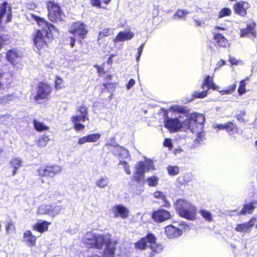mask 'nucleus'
I'll list each match as a JSON object with an SVG mask.
<instances>
[{"label": "nucleus", "mask_w": 257, "mask_h": 257, "mask_svg": "<svg viewBox=\"0 0 257 257\" xmlns=\"http://www.w3.org/2000/svg\"><path fill=\"white\" fill-rule=\"evenodd\" d=\"M153 166V163L151 161L143 162H140L138 165L136 167V172L142 173L144 175L145 173L149 171Z\"/></svg>", "instance_id": "nucleus-23"}, {"label": "nucleus", "mask_w": 257, "mask_h": 257, "mask_svg": "<svg viewBox=\"0 0 257 257\" xmlns=\"http://www.w3.org/2000/svg\"><path fill=\"white\" fill-rule=\"evenodd\" d=\"M256 219L252 218L248 221L243 223L237 224L235 230L237 232H250L251 228L254 226Z\"/></svg>", "instance_id": "nucleus-19"}, {"label": "nucleus", "mask_w": 257, "mask_h": 257, "mask_svg": "<svg viewBox=\"0 0 257 257\" xmlns=\"http://www.w3.org/2000/svg\"><path fill=\"white\" fill-rule=\"evenodd\" d=\"M7 74L2 72L0 70V90L5 88L7 85L8 82L6 75Z\"/></svg>", "instance_id": "nucleus-38"}, {"label": "nucleus", "mask_w": 257, "mask_h": 257, "mask_svg": "<svg viewBox=\"0 0 257 257\" xmlns=\"http://www.w3.org/2000/svg\"><path fill=\"white\" fill-rule=\"evenodd\" d=\"M213 77L208 75L204 79L201 88H204L205 86H208L213 82Z\"/></svg>", "instance_id": "nucleus-46"}, {"label": "nucleus", "mask_w": 257, "mask_h": 257, "mask_svg": "<svg viewBox=\"0 0 257 257\" xmlns=\"http://www.w3.org/2000/svg\"><path fill=\"white\" fill-rule=\"evenodd\" d=\"M234 88H235V87H232L231 90L227 89V90H221L219 91V92L222 95L227 94L230 93L231 92H233V90H234Z\"/></svg>", "instance_id": "nucleus-61"}, {"label": "nucleus", "mask_w": 257, "mask_h": 257, "mask_svg": "<svg viewBox=\"0 0 257 257\" xmlns=\"http://www.w3.org/2000/svg\"><path fill=\"white\" fill-rule=\"evenodd\" d=\"M51 91L50 86L45 83H40L38 85L37 94L34 98L36 101L46 98Z\"/></svg>", "instance_id": "nucleus-14"}, {"label": "nucleus", "mask_w": 257, "mask_h": 257, "mask_svg": "<svg viewBox=\"0 0 257 257\" xmlns=\"http://www.w3.org/2000/svg\"><path fill=\"white\" fill-rule=\"evenodd\" d=\"M246 83L245 80H242L240 82L239 86L238 88V92L239 94H241L245 92V86Z\"/></svg>", "instance_id": "nucleus-48"}, {"label": "nucleus", "mask_w": 257, "mask_h": 257, "mask_svg": "<svg viewBox=\"0 0 257 257\" xmlns=\"http://www.w3.org/2000/svg\"><path fill=\"white\" fill-rule=\"evenodd\" d=\"M236 126L232 122H229L226 123V130L230 135L234 134V130H236Z\"/></svg>", "instance_id": "nucleus-42"}, {"label": "nucleus", "mask_w": 257, "mask_h": 257, "mask_svg": "<svg viewBox=\"0 0 257 257\" xmlns=\"http://www.w3.org/2000/svg\"><path fill=\"white\" fill-rule=\"evenodd\" d=\"M156 237L152 233H149L146 236L142 238L140 240L135 243V246L137 248L144 249L148 246V243L150 245L149 246L152 249L153 252L160 253L162 251L161 246H158L156 243Z\"/></svg>", "instance_id": "nucleus-9"}, {"label": "nucleus", "mask_w": 257, "mask_h": 257, "mask_svg": "<svg viewBox=\"0 0 257 257\" xmlns=\"http://www.w3.org/2000/svg\"><path fill=\"white\" fill-rule=\"evenodd\" d=\"M257 201H251L248 204H244L243 207L239 212L241 215H245L246 214H251L254 209L256 208L255 204Z\"/></svg>", "instance_id": "nucleus-25"}, {"label": "nucleus", "mask_w": 257, "mask_h": 257, "mask_svg": "<svg viewBox=\"0 0 257 257\" xmlns=\"http://www.w3.org/2000/svg\"><path fill=\"white\" fill-rule=\"evenodd\" d=\"M195 134L197 135L196 140L198 142L203 141V140L204 139V135L203 130L202 132H200L199 133H196Z\"/></svg>", "instance_id": "nucleus-54"}, {"label": "nucleus", "mask_w": 257, "mask_h": 257, "mask_svg": "<svg viewBox=\"0 0 257 257\" xmlns=\"http://www.w3.org/2000/svg\"><path fill=\"white\" fill-rule=\"evenodd\" d=\"M69 32L74 37H70V45L73 48L75 43V38L84 39L88 33L87 26L83 23L79 21L74 23L69 29Z\"/></svg>", "instance_id": "nucleus-8"}, {"label": "nucleus", "mask_w": 257, "mask_h": 257, "mask_svg": "<svg viewBox=\"0 0 257 257\" xmlns=\"http://www.w3.org/2000/svg\"><path fill=\"white\" fill-rule=\"evenodd\" d=\"M223 34L219 32L214 33L213 34L214 39L216 41L217 44L219 46L224 47L228 43L227 40L223 36Z\"/></svg>", "instance_id": "nucleus-26"}, {"label": "nucleus", "mask_w": 257, "mask_h": 257, "mask_svg": "<svg viewBox=\"0 0 257 257\" xmlns=\"http://www.w3.org/2000/svg\"><path fill=\"white\" fill-rule=\"evenodd\" d=\"M49 141V139L47 136L41 137L39 139L37 144L40 147L43 148L47 145V142Z\"/></svg>", "instance_id": "nucleus-43"}, {"label": "nucleus", "mask_w": 257, "mask_h": 257, "mask_svg": "<svg viewBox=\"0 0 257 257\" xmlns=\"http://www.w3.org/2000/svg\"><path fill=\"white\" fill-rule=\"evenodd\" d=\"M62 82V79L59 78H57L55 81V86L57 89L60 88V85Z\"/></svg>", "instance_id": "nucleus-62"}, {"label": "nucleus", "mask_w": 257, "mask_h": 257, "mask_svg": "<svg viewBox=\"0 0 257 257\" xmlns=\"http://www.w3.org/2000/svg\"><path fill=\"white\" fill-rule=\"evenodd\" d=\"M171 109L176 111L175 116L169 117L167 112H165L164 114V123L165 127L170 131L176 132L184 126V122L185 121V118L184 117L186 116L182 115L181 114L184 111V108L181 106L174 105L171 107Z\"/></svg>", "instance_id": "nucleus-4"}, {"label": "nucleus", "mask_w": 257, "mask_h": 257, "mask_svg": "<svg viewBox=\"0 0 257 257\" xmlns=\"http://www.w3.org/2000/svg\"><path fill=\"white\" fill-rule=\"evenodd\" d=\"M159 178L156 176H152L148 178L146 181L150 186H155L158 184Z\"/></svg>", "instance_id": "nucleus-44"}, {"label": "nucleus", "mask_w": 257, "mask_h": 257, "mask_svg": "<svg viewBox=\"0 0 257 257\" xmlns=\"http://www.w3.org/2000/svg\"><path fill=\"white\" fill-rule=\"evenodd\" d=\"M218 88V86L216 85L213 82L208 86V90L212 89L213 90H217Z\"/></svg>", "instance_id": "nucleus-63"}, {"label": "nucleus", "mask_w": 257, "mask_h": 257, "mask_svg": "<svg viewBox=\"0 0 257 257\" xmlns=\"http://www.w3.org/2000/svg\"><path fill=\"white\" fill-rule=\"evenodd\" d=\"M49 20L55 23L64 21L65 15L57 3L49 1L46 3Z\"/></svg>", "instance_id": "nucleus-7"}, {"label": "nucleus", "mask_w": 257, "mask_h": 257, "mask_svg": "<svg viewBox=\"0 0 257 257\" xmlns=\"http://www.w3.org/2000/svg\"><path fill=\"white\" fill-rule=\"evenodd\" d=\"M113 31L110 28H105L103 29L102 31H100L98 33V36L97 38L98 41H100L104 37L109 36L111 35Z\"/></svg>", "instance_id": "nucleus-33"}, {"label": "nucleus", "mask_w": 257, "mask_h": 257, "mask_svg": "<svg viewBox=\"0 0 257 257\" xmlns=\"http://www.w3.org/2000/svg\"><path fill=\"white\" fill-rule=\"evenodd\" d=\"M112 153L119 159H126L129 156L128 151L119 145H116L112 150Z\"/></svg>", "instance_id": "nucleus-22"}, {"label": "nucleus", "mask_w": 257, "mask_h": 257, "mask_svg": "<svg viewBox=\"0 0 257 257\" xmlns=\"http://www.w3.org/2000/svg\"><path fill=\"white\" fill-rule=\"evenodd\" d=\"M62 209V206L58 203L52 205L42 204L37 210L38 214H48L51 217H55L58 215Z\"/></svg>", "instance_id": "nucleus-11"}, {"label": "nucleus", "mask_w": 257, "mask_h": 257, "mask_svg": "<svg viewBox=\"0 0 257 257\" xmlns=\"http://www.w3.org/2000/svg\"><path fill=\"white\" fill-rule=\"evenodd\" d=\"M135 82L136 81L134 79H131L126 85L127 88L128 89H130L135 84Z\"/></svg>", "instance_id": "nucleus-59"}, {"label": "nucleus", "mask_w": 257, "mask_h": 257, "mask_svg": "<svg viewBox=\"0 0 257 257\" xmlns=\"http://www.w3.org/2000/svg\"><path fill=\"white\" fill-rule=\"evenodd\" d=\"M225 61L223 59H221L217 62L215 69H217V68H219L220 67L223 66L225 64Z\"/></svg>", "instance_id": "nucleus-64"}, {"label": "nucleus", "mask_w": 257, "mask_h": 257, "mask_svg": "<svg viewBox=\"0 0 257 257\" xmlns=\"http://www.w3.org/2000/svg\"><path fill=\"white\" fill-rule=\"evenodd\" d=\"M189 12L186 10H178L173 16L174 19L184 18Z\"/></svg>", "instance_id": "nucleus-36"}, {"label": "nucleus", "mask_w": 257, "mask_h": 257, "mask_svg": "<svg viewBox=\"0 0 257 257\" xmlns=\"http://www.w3.org/2000/svg\"><path fill=\"white\" fill-rule=\"evenodd\" d=\"M205 120L203 114L193 113L189 118L185 116L184 127L189 128L193 134L199 133L203 130Z\"/></svg>", "instance_id": "nucleus-6"}, {"label": "nucleus", "mask_w": 257, "mask_h": 257, "mask_svg": "<svg viewBox=\"0 0 257 257\" xmlns=\"http://www.w3.org/2000/svg\"><path fill=\"white\" fill-rule=\"evenodd\" d=\"M178 214L182 217L193 220L196 214V207L189 201L183 199H178L175 204Z\"/></svg>", "instance_id": "nucleus-5"}, {"label": "nucleus", "mask_w": 257, "mask_h": 257, "mask_svg": "<svg viewBox=\"0 0 257 257\" xmlns=\"http://www.w3.org/2000/svg\"><path fill=\"white\" fill-rule=\"evenodd\" d=\"M10 164L14 169L12 173V175L14 176L16 174L18 169L22 166V160L19 158H13Z\"/></svg>", "instance_id": "nucleus-28"}, {"label": "nucleus", "mask_w": 257, "mask_h": 257, "mask_svg": "<svg viewBox=\"0 0 257 257\" xmlns=\"http://www.w3.org/2000/svg\"><path fill=\"white\" fill-rule=\"evenodd\" d=\"M83 242L88 247L100 249L104 246V257H114L115 248L108 236L88 232L84 236Z\"/></svg>", "instance_id": "nucleus-1"}, {"label": "nucleus", "mask_w": 257, "mask_h": 257, "mask_svg": "<svg viewBox=\"0 0 257 257\" xmlns=\"http://www.w3.org/2000/svg\"><path fill=\"white\" fill-rule=\"evenodd\" d=\"M232 14L231 10L228 8H222L218 13V17L222 18L226 16H230Z\"/></svg>", "instance_id": "nucleus-37"}, {"label": "nucleus", "mask_w": 257, "mask_h": 257, "mask_svg": "<svg viewBox=\"0 0 257 257\" xmlns=\"http://www.w3.org/2000/svg\"><path fill=\"white\" fill-rule=\"evenodd\" d=\"M88 142H95L100 138L99 134H92L86 136Z\"/></svg>", "instance_id": "nucleus-45"}, {"label": "nucleus", "mask_w": 257, "mask_h": 257, "mask_svg": "<svg viewBox=\"0 0 257 257\" xmlns=\"http://www.w3.org/2000/svg\"><path fill=\"white\" fill-rule=\"evenodd\" d=\"M33 124L35 129L38 132L47 130L49 128L48 126L44 125L43 122H41L37 119L33 120Z\"/></svg>", "instance_id": "nucleus-32"}, {"label": "nucleus", "mask_w": 257, "mask_h": 257, "mask_svg": "<svg viewBox=\"0 0 257 257\" xmlns=\"http://www.w3.org/2000/svg\"><path fill=\"white\" fill-rule=\"evenodd\" d=\"M179 228L181 229V230H182V229H184V230H189L190 229V224L187 223L182 222L180 224Z\"/></svg>", "instance_id": "nucleus-52"}, {"label": "nucleus", "mask_w": 257, "mask_h": 257, "mask_svg": "<svg viewBox=\"0 0 257 257\" xmlns=\"http://www.w3.org/2000/svg\"><path fill=\"white\" fill-rule=\"evenodd\" d=\"M153 220L157 222H162L170 218L171 214L169 211L160 209L153 212L152 215Z\"/></svg>", "instance_id": "nucleus-15"}, {"label": "nucleus", "mask_w": 257, "mask_h": 257, "mask_svg": "<svg viewBox=\"0 0 257 257\" xmlns=\"http://www.w3.org/2000/svg\"><path fill=\"white\" fill-rule=\"evenodd\" d=\"M145 44H142L140 47L138 48V55L136 57V60L137 62H139L141 56L142 54L144 48Z\"/></svg>", "instance_id": "nucleus-53"}, {"label": "nucleus", "mask_w": 257, "mask_h": 257, "mask_svg": "<svg viewBox=\"0 0 257 257\" xmlns=\"http://www.w3.org/2000/svg\"><path fill=\"white\" fill-rule=\"evenodd\" d=\"M88 142L86 136L80 138L78 140V144L79 145H82L84 143Z\"/></svg>", "instance_id": "nucleus-58"}, {"label": "nucleus", "mask_w": 257, "mask_h": 257, "mask_svg": "<svg viewBox=\"0 0 257 257\" xmlns=\"http://www.w3.org/2000/svg\"><path fill=\"white\" fill-rule=\"evenodd\" d=\"M7 15L5 23H9L12 21V7L7 2H4L0 6V25L2 24L4 17Z\"/></svg>", "instance_id": "nucleus-13"}, {"label": "nucleus", "mask_w": 257, "mask_h": 257, "mask_svg": "<svg viewBox=\"0 0 257 257\" xmlns=\"http://www.w3.org/2000/svg\"><path fill=\"white\" fill-rule=\"evenodd\" d=\"M249 8V4L243 1L237 2L233 5V10L234 12L241 17H244L246 15V11Z\"/></svg>", "instance_id": "nucleus-16"}, {"label": "nucleus", "mask_w": 257, "mask_h": 257, "mask_svg": "<svg viewBox=\"0 0 257 257\" xmlns=\"http://www.w3.org/2000/svg\"><path fill=\"white\" fill-rule=\"evenodd\" d=\"M144 175L142 173H138L136 171L135 172V175L134 176V179L137 182L141 181L144 179Z\"/></svg>", "instance_id": "nucleus-51"}, {"label": "nucleus", "mask_w": 257, "mask_h": 257, "mask_svg": "<svg viewBox=\"0 0 257 257\" xmlns=\"http://www.w3.org/2000/svg\"><path fill=\"white\" fill-rule=\"evenodd\" d=\"M91 2L93 6L100 7L101 2L100 0H91Z\"/></svg>", "instance_id": "nucleus-60"}, {"label": "nucleus", "mask_w": 257, "mask_h": 257, "mask_svg": "<svg viewBox=\"0 0 257 257\" xmlns=\"http://www.w3.org/2000/svg\"><path fill=\"white\" fill-rule=\"evenodd\" d=\"M134 36V34L131 31H123L118 33L115 39L114 42H121L124 40H131Z\"/></svg>", "instance_id": "nucleus-21"}, {"label": "nucleus", "mask_w": 257, "mask_h": 257, "mask_svg": "<svg viewBox=\"0 0 257 257\" xmlns=\"http://www.w3.org/2000/svg\"><path fill=\"white\" fill-rule=\"evenodd\" d=\"M199 213L206 221L211 222L213 220L212 215L209 211L205 209H201L199 211Z\"/></svg>", "instance_id": "nucleus-34"}, {"label": "nucleus", "mask_w": 257, "mask_h": 257, "mask_svg": "<svg viewBox=\"0 0 257 257\" xmlns=\"http://www.w3.org/2000/svg\"><path fill=\"white\" fill-rule=\"evenodd\" d=\"M12 95H5L0 97V103L5 104L12 99Z\"/></svg>", "instance_id": "nucleus-50"}, {"label": "nucleus", "mask_w": 257, "mask_h": 257, "mask_svg": "<svg viewBox=\"0 0 257 257\" xmlns=\"http://www.w3.org/2000/svg\"><path fill=\"white\" fill-rule=\"evenodd\" d=\"M103 85L104 86L105 88H106L108 91H110L111 89L114 88V84L109 82H106V83L104 84Z\"/></svg>", "instance_id": "nucleus-57"}, {"label": "nucleus", "mask_w": 257, "mask_h": 257, "mask_svg": "<svg viewBox=\"0 0 257 257\" xmlns=\"http://www.w3.org/2000/svg\"><path fill=\"white\" fill-rule=\"evenodd\" d=\"M245 115V111L244 110H239L237 112L236 115V118L240 122H243L244 119L243 117Z\"/></svg>", "instance_id": "nucleus-49"}, {"label": "nucleus", "mask_w": 257, "mask_h": 257, "mask_svg": "<svg viewBox=\"0 0 257 257\" xmlns=\"http://www.w3.org/2000/svg\"><path fill=\"white\" fill-rule=\"evenodd\" d=\"M50 224L48 221H43L42 222L37 223L34 225V229L39 232L42 233L47 230L48 226Z\"/></svg>", "instance_id": "nucleus-29"}, {"label": "nucleus", "mask_w": 257, "mask_h": 257, "mask_svg": "<svg viewBox=\"0 0 257 257\" xmlns=\"http://www.w3.org/2000/svg\"><path fill=\"white\" fill-rule=\"evenodd\" d=\"M63 170V168L59 165H47L42 166L38 170V173L41 176H49L53 177L60 174Z\"/></svg>", "instance_id": "nucleus-12"}, {"label": "nucleus", "mask_w": 257, "mask_h": 257, "mask_svg": "<svg viewBox=\"0 0 257 257\" xmlns=\"http://www.w3.org/2000/svg\"><path fill=\"white\" fill-rule=\"evenodd\" d=\"M119 164L122 165L123 167L124 171L127 174H131V172L130 169V166L126 161H120Z\"/></svg>", "instance_id": "nucleus-47"}, {"label": "nucleus", "mask_w": 257, "mask_h": 257, "mask_svg": "<svg viewBox=\"0 0 257 257\" xmlns=\"http://www.w3.org/2000/svg\"><path fill=\"white\" fill-rule=\"evenodd\" d=\"M35 20L38 25L42 26V30L37 31L34 36V43L37 47H42L45 44V37L50 38L51 37V33L53 31L58 32V29L43 18L35 16Z\"/></svg>", "instance_id": "nucleus-2"}, {"label": "nucleus", "mask_w": 257, "mask_h": 257, "mask_svg": "<svg viewBox=\"0 0 257 257\" xmlns=\"http://www.w3.org/2000/svg\"><path fill=\"white\" fill-rule=\"evenodd\" d=\"M106 145L107 146L109 145V146H113V149H114V147L116 145H118L116 144V142H115L114 139V138H112V139H110L109 140H108L107 141Z\"/></svg>", "instance_id": "nucleus-56"}, {"label": "nucleus", "mask_w": 257, "mask_h": 257, "mask_svg": "<svg viewBox=\"0 0 257 257\" xmlns=\"http://www.w3.org/2000/svg\"><path fill=\"white\" fill-rule=\"evenodd\" d=\"M35 20L38 25L42 26V30L37 31L34 36V43L37 47H42L45 44V37L50 38L51 37V33L53 31L58 32V29L43 18L35 16Z\"/></svg>", "instance_id": "nucleus-3"}, {"label": "nucleus", "mask_w": 257, "mask_h": 257, "mask_svg": "<svg viewBox=\"0 0 257 257\" xmlns=\"http://www.w3.org/2000/svg\"><path fill=\"white\" fill-rule=\"evenodd\" d=\"M207 94L208 90L202 91L201 92L195 91L192 94V97L194 98H203L207 96Z\"/></svg>", "instance_id": "nucleus-41"}, {"label": "nucleus", "mask_w": 257, "mask_h": 257, "mask_svg": "<svg viewBox=\"0 0 257 257\" xmlns=\"http://www.w3.org/2000/svg\"><path fill=\"white\" fill-rule=\"evenodd\" d=\"M88 109L84 106H80L76 111V114L71 117V121L74 125V128L77 131H81L84 128V125L80 123V121L85 122L88 120Z\"/></svg>", "instance_id": "nucleus-10"}, {"label": "nucleus", "mask_w": 257, "mask_h": 257, "mask_svg": "<svg viewBox=\"0 0 257 257\" xmlns=\"http://www.w3.org/2000/svg\"><path fill=\"white\" fill-rule=\"evenodd\" d=\"M255 24L254 22H252L250 24H248L246 25V28L240 30V36L241 37H246L248 34H250L253 36L255 35L254 28Z\"/></svg>", "instance_id": "nucleus-24"}, {"label": "nucleus", "mask_w": 257, "mask_h": 257, "mask_svg": "<svg viewBox=\"0 0 257 257\" xmlns=\"http://www.w3.org/2000/svg\"><path fill=\"white\" fill-rule=\"evenodd\" d=\"M7 58L12 64L19 63L21 60V56L16 49H11L7 53Z\"/></svg>", "instance_id": "nucleus-20"}, {"label": "nucleus", "mask_w": 257, "mask_h": 257, "mask_svg": "<svg viewBox=\"0 0 257 257\" xmlns=\"http://www.w3.org/2000/svg\"><path fill=\"white\" fill-rule=\"evenodd\" d=\"M12 116L9 114L0 115V123L2 124L8 125L10 120H12Z\"/></svg>", "instance_id": "nucleus-40"}, {"label": "nucleus", "mask_w": 257, "mask_h": 257, "mask_svg": "<svg viewBox=\"0 0 257 257\" xmlns=\"http://www.w3.org/2000/svg\"><path fill=\"white\" fill-rule=\"evenodd\" d=\"M109 183V179L106 176H101L96 180V185L100 188L106 187Z\"/></svg>", "instance_id": "nucleus-31"}, {"label": "nucleus", "mask_w": 257, "mask_h": 257, "mask_svg": "<svg viewBox=\"0 0 257 257\" xmlns=\"http://www.w3.org/2000/svg\"><path fill=\"white\" fill-rule=\"evenodd\" d=\"M168 174L171 176L177 175L179 172V168L177 166H169L167 167Z\"/></svg>", "instance_id": "nucleus-39"}, {"label": "nucleus", "mask_w": 257, "mask_h": 257, "mask_svg": "<svg viewBox=\"0 0 257 257\" xmlns=\"http://www.w3.org/2000/svg\"><path fill=\"white\" fill-rule=\"evenodd\" d=\"M112 212L114 218L120 217L123 219L128 217L129 210L122 205H116L113 207Z\"/></svg>", "instance_id": "nucleus-17"}, {"label": "nucleus", "mask_w": 257, "mask_h": 257, "mask_svg": "<svg viewBox=\"0 0 257 257\" xmlns=\"http://www.w3.org/2000/svg\"><path fill=\"white\" fill-rule=\"evenodd\" d=\"M15 230V226L13 221L9 219L7 221L6 225V231L7 235H10Z\"/></svg>", "instance_id": "nucleus-35"}, {"label": "nucleus", "mask_w": 257, "mask_h": 257, "mask_svg": "<svg viewBox=\"0 0 257 257\" xmlns=\"http://www.w3.org/2000/svg\"><path fill=\"white\" fill-rule=\"evenodd\" d=\"M24 239L28 245L33 246L35 243L36 238L31 231L26 230L24 233Z\"/></svg>", "instance_id": "nucleus-27"}, {"label": "nucleus", "mask_w": 257, "mask_h": 257, "mask_svg": "<svg viewBox=\"0 0 257 257\" xmlns=\"http://www.w3.org/2000/svg\"><path fill=\"white\" fill-rule=\"evenodd\" d=\"M165 233L169 238H176L180 237L183 233L181 229L170 225L165 227Z\"/></svg>", "instance_id": "nucleus-18"}, {"label": "nucleus", "mask_w": 257, "mask_h": 257, "mask_svg": "<svg viewBox=\"0 0 257 257\" xmlns=\"http://www.w3.org/2000/svg\"><path fill=\"white\" fill-rule=\"evenodd\" d=\"M154 196L155 198L159 199L163 201V206L169 208L170 206V203L167 201L166 196L160 191H156L154 193Z\"/></svg>", "instance_id": "nucleus-30"}, {"label": "nucleus", "mask_w": 257, "mask_h": 257, "mask_svg": "<svg viewBox=\"0 0 257 257\" xmlns=\"http://www.w3.org/2000/svg\"><path fill=\"white\" fill-rule=\"evenodd\" d=\"M163 145L166 147H170L172 146V141L170 139H165Z\"/></svg>", "instance_id": "nucleus-55"}]
</instances>
